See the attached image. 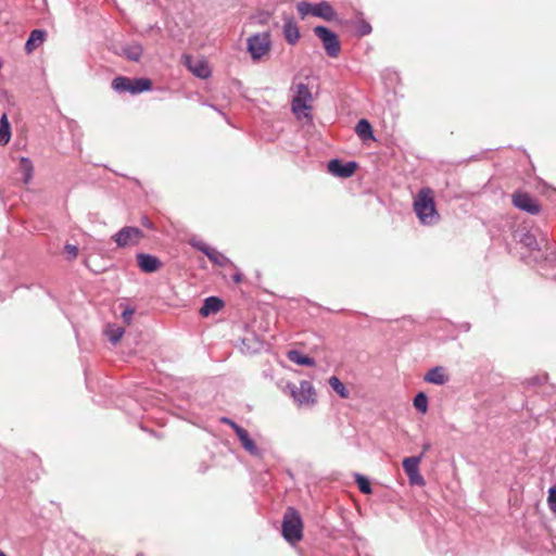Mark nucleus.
<instances>
[{"label": "nucleus", "mask_w": 556, "mask_h": 556, "mask_svg": "<svg viewBox=\"0 0 556 556\" xmlns=\"http://www.w3.org/2000/svg\"><path fill=\"white\" fill-rule=\"evenodd\" d=\"M414 211L422 225H433L439 220L432 190L422 188L414 200Z\"/></svg>", "instance_id": "nucleus-1"}, {"label": "nucleus", "mask_w": 556, "mask_h": 556, "mask_svg": "<svg viewBox=\"0 0 556 556\" xmlns=\"http://www.w3.org/2000/svg\"><path fill=\"white\" fill-rule=\"evenodd\" d=\"M285 392H287L300 408H312L317 403V393L314 386L302 380L299 384L288 382Z\"/></svg>", "instance_id": "nucleus-2"}, {"label": "nucleus", "mask_w": 556, "mask_h": 556, "mask_svg": "<svg viewBox=\"0 0 556 556\" xmlns=\"http://www.w3.org/2000/svg\"><path fill=\"white\" fill-rule=\"evenodd\" d=\"M282 535L291 544L299 542L303 536L302 519L293 507H288L283 515Z\"/></svg>", "instance_id": "nucleus-3"}, {"label": "nucleus", "mask_w": 556, "mask_h": 556, "mask_svg": "<svg viewBox=\"0 0 556 556\" xmlns=\"http://www.w3.org/2000/svg\"><path fill=\"white\" fill-rule=\"evenodd\" d=\"M271 35L269 31L256 33L247 39V50L254 62L267 55L271 50Z\"/></svg>", "instance_id": "nucleus-4"}, {"label": "nucleus", "mask_w": 556, "mask_h": 556, "mask_svg": "<svg viewBox=\"0 0 556 556\" xmlns=\"http://www.w3.org/2000/svg\"><path fill=\"white\" fill-rule=\"evenodd\" d=\"M312 100L313 97L308 87L303 83L298 84L292 98L291 109L299 119L303 117L311 118L308 111L312 109Z\"/></svg>", "instance_id": "nucleus-5"}, {"label": "nucleus", "mask_w": 556, "mask_h": 556, "mask_svg": "<svg viewBox=\"0 0 556 556\" xmlns=\"http://www.w3.org/2000/svg\"><path fill=\"white\" fill-rule=\"evenodd\" d=\"M112 88L119 93L129 92L138 94L143 91H149L152 88V81L149 78H128L118 76L112 80Z\"/></svg>", "instance_id": "nucleus-6"}, {"label": "nucleus", "mask_w": 556, "mask_h": 556, "mask_svg": "<svg viewBox=\"0 0 556 556\" xmlns=\"http://www.w3.org/2000/svg\"><path fill=\"white\" fill-rule=\"evenodd\" d=\"M314 34L321 40L328 56L337 58L341 51V45L336 33L325 26H316Z\"/></svg>", "instance_id": "nucleus-7"}, {"label": "nucleus", "mask_w": 556, "mask_h": 556, "mask_svg": "<svg viewBox=\"0 0 556 556\" xmlns=\"http://www.w3.org/2000/svg\"><path fill=\"white\" fill-rule=\"evenodd\" d=\"M220 422L228 425L231 427L237 434L239 441L241 442L242 447L251 455L253 456H261V451L256 446L255 442L251 439L249 432L239 426L237 422H235L232 419L228 417H222Z\"/></svg>", "instance_id": "nucleus-8"}, {"label": "nucleus", "mask_w": 556, "mask_h": 556, "mask_svg": "<svg viewBox=\"0 0 556 556\" xmlns=\"http://www.w3.org/2000/svg\"><path fill=\"white\" fill-rule=\"evenodd\" d=\"M113 238L117 247L126 248L138 244L143 238V232L138 227H124Z\"/></svg>", "instance_id": "nucleus-9"}, {"label": "nucleus", "mask_w": 556, "mask_h": 556, "mask_svg": "<svg viewBox=\"0 0 556 556\" xmlns=\"http://www.w3.org/2000/svg\"><path fill=\"white\" fill-rule=\"evenodd\" d=\"M511 198L514 206L521 211L532 215L539 214L541 211V205L527 192L516 191Z\"/></svg>", "instance_id": "nucleus-10"}, {"label": "nucleus", "mask_w": 556, "mask_h": 556, "mask_svg": "<svg viewBox=\"0 0 556 556\" xmlns=\"http://www.w3.org/2000/svg\"><path fill=\"white\" fill-rule=\"evenodd\" d=\"M328 172L333 176L341 178H349L353 176L357 168V164L355 162H346L343 163L339 159H333L329 161L327 165Z\"/></svg>", "instance_id": "nucleus-11"}, {"label": "nucleus", "mask_w": 556, "mask_h": 556, "mask_svg": "<svg viewBox=\"0 0 556 556\" xmlns=\"http://www.w3.org/2000/svg\"><path fill=\"white\" fill-rule=\"evenodd\" d=\"M514 238L529 250H540L536 235L526 227L518 228L514 233Z\"/></svg>", "instance_id": "nucleus-12"}, {"label": "nucleus", "mask_w": 556, "mask_h": 556, "mask_svg": "<svg viewBox=\"0 0 556 556\" xmlns=\"http://www.w3.org/2000/svg\"><path fill=\"white\" fill-rule=\"evenodd\" d=\"M138 266L143 273H155L161 268V261L151 254H137Z\"/></svg>", "instance_id": "nucleus-13"}, {"label": "nucleus", "mask_w": 556, "mask_h": 556, "mask_svg": "<svg viewBox=\"0 0 556 556\" xmlns=\"http://www.w3.org/2000/svg\"><path fill=\"white\" fill-rule=\"evenodd\" d=\"M282 33L285 36L286 41L293 46L295 45L300 39V30L294 22L293 17H285V24L282 27Z\"/></svg>", "instance_id": "nucleus-14"}, {"label": "nucleus", "mask_w": 556, "mask_h": 556, "mask_svg": "<svg viewBox=\"0 0 556 556\" xmlns=\"http://www.w3.org/2000/svg\"><path fill=\"white\" fill-rule=\"evenodd\" d=\"M424 380L435 386H443L448 381V376L444 367L435 366L427 371Z\"/></svg>", "instance_id": "nucleus-15"}, {"label": "nucleus", "mask_w": 556, "mask_h": 556, "mask_svg": "<svg viewBox=\"0 0 556 556\" xmlns=\"http://www.w3.org/2000/svg\"><path fill=\"white\" fill-rule=\"evenodd\" d=\"M46 37V30L34 29L25 43L26 53L30 54L31 52H34V50H36L39 46H41L45 42Z\"/></svg>", "instance_id": "nucleus-16"}, {"label": "nucleus", "mask_w": 556, "mask_h": 556, "mask_svg": "<svg viewBox=\"0 0 556 556\" xmlns=\"http://www.w3.org/2000/svg\"><path fill=\"white\" fill-rule=\"evenodd\" d=\"M313 15L317 17H321L326 21H333L337 16L336 11L331 7V4L327 1H321L319 3L314 4Z\"/></svg>", "instance_id": "nucleus-17"}, {"label": "nucleus", "mask_w": 556, "mask_h": 556, "mask_svg": "<svg viewBox=\"0 0 556 556\" xmlns=\"http://www.w3.org/2000/svg\"><path fill=\"white\" fill-rule=\"evenodd\" d=\"M224 306V302L217 296H210L204 300L200 314L204 317L219 312Z\"/></svg>", "instance_id": "nucleus-18"}, {"label": "nucleus", "mask_w": 556, "mask_h": 556, "mask_svg": "<svg viewBox=\"0 0 556 556\" xmlns=\"http://www.w3.org/2000/svg\"><path fill=\"white\" fill-rule=\"evenodd\" d=\"M287 356H288L289 361H291L292 363L298 364V365L313 367L316 364L314 358L303 355L298 350L289 351Z\"/></svg>", "instance_id": "nucleus-19"}, {"label": "nucleus", "mask_w": 556, "mask_h": 556, "mask_svg": "<svg viewBox=\"0 0 556 556\" xmlns=\"http://www.w3.org/2000/svg\"><path fill=\"white\" fill-rule=\"evenodd\" d=\"M142 46L138 42H134L123 47V54L130 61L138 62L142 56Z\"/></svg>", "instance_id": "nucleus-20"}, {"label": "nucleus", "mask_w": 556, "mask_h": 556, "mask_svg": "<svg viewBox=\"0 0 556 556\" xmlns=\"http://www.w3.org/2000/svg\"><path fill=\"white\" fill-rule=\"evenodd\" d=\"M186 64L195 76L200 78H206L210 76V68L204 62H198L193 65L191 58L187 56Z\"/></svg>", "instance_id": "nucleus-21"}, {"label": "nucleus", "mask_w": 556, "mask_h": 556, "mask_svg": "<svg viewBox=\"0 0 556 556\" xmlns=\"http://www.w3.org/2000/svg\"><path fill=\"white\" fill-rule=\"evenodd\" d=\"M20 172L22 174L24 184H26V185L29 184L33 178L34 166H33L31 161L28 157H21Z\"/></svg>", "instance_id": "nucleus-22"}, {"label": "nucleus", "mask_w": 556, "mask_h": 556, "mask_svg": "<svg viewBox=\"0 0 556 556\" xmlns=\"http://www.w3.org/2000/svg\"><path fill=\"white\" fill-rule=\"evenodd\" d=\"M11 139V126L7 114L0 118V146H5Z\"/></svg>", "instance_id": "nucleus-23"}, {"label": "nucleus", "mask_w": 556, "mask_h": 556, "mask_svg": "<svg viewBox=\"0 0 556 556\" xmlns=\"http://www.w3.org/2000/svg\"><path fill=\"white\" fill-rule=\"evenodd\" d=\"M422 458V455L406 457L403 459V468L406 475H414L419 471V463Z\"/></svg>", "instance_id": "nucleus-24"}, {"label": "nucleus", "mask_w": 556, "mask_h": 556, "mask_svg": "<svg viewBox=\"0 0 556 556\" xmlns=\"http://www.w3.org/2000/svg\"><path fill=\"white\" fill-rule=\"evenodd\" d=\"M355 131L363 140L374 137L371 125L367 119H361L356 124Z\"/></svg>", "instance_id": "nucleus-25"}, {"label": "nucleus", "mask_w": 556, "mask_h": 556, "mask_svg": "<svg viewBox=\"0 0 556 556\" xmlns=\"http://www.w3.org/2000/svg\"><path fill=\"white\" fill-rule=\"evenodd\" d=\"M207 257L212 263L220 267H226L228 265L233 266L232 262L227 256H225L223 253H220L214 248L212 249Z\"/></svg>", "instance_id": "nucleus-26"}, {"label": "nucleus", "mask_w": 556, "mask_h": 556, "mask_svg": "<svg viewBox=\"0 0 556 556\" xmlns=\"http://www.w3.org/2000/svg\"><path fill=\"white\" fill-rule=\"evenodd\" d=\"M329 386L332 388V390L338 393V395L341 397V399H348L350 396V392L349 390L346 389V387L342 383V381L336 377V376H332L329 378Z\"/></svg>", "instance_id": "nucleus-27"}, {"label": "nucleus", "mask_w": 556, "mask_h": 556, "mask_svg": "<svg viewBox=\"0 0 556 556\" xmlns=\"http://www.w3.org/2000/svg\"><path fill=\"white\" fill-rule=\"evenodd\" d=\"M124 328L115 325H111L106 329V336L113 344L117 343L124 336Z\"/></svg>", "instance_id": "nucleus-28"}, {"label": "nucleus", "mask_w": 556, "mask_h": 556, "mask_svg": "<svg viewBox=\"0 0 556 556\" xmlns=\"http://www.w3.org/2000/svg\"><path fill=\"white\" fill-rule=\"evenodd\" d=\"M413 404H414V407L418 412L425 414L427 412V409H428V397H427V395L424 392H419L414 397Z\"/></svg>", "instance_id": "nucleus-29"}, {"label": "nucleus", "mask_w": 556, "mask_h": 556, "mask_svg": "<svg viewBox=\"0 0 556 556\" xmlns=\"http://www.w3.org/2000/svg\"><path fill=\"white\" fill-rule=\"evenodd\" d=\"M355 481H356V483L358 485V489H359V491L362 493H364V494H370L371 493L370 482H369V480L366 477H364V476H362L359 473H356L355 475Z\"/></svg>", "instance_id": "nucleus-30"}, {"label": "nucleus", "mask_w": 556, "mask_h": 556, "mask_svg": "<svg viewBox=\"0 0 556 556\" xmlns=\"http://www.w3.org/2000/svg\"><path fill=\"white\" fill-rule=\"evenodd\" d=\"M296 9L301 17L304 18L308 14L313 15L314 4L306 1H301L296 4Z\"/></svg>", "instance_id": "nucleus-31"}, {"label": "nucleus", "mask_w": 556, "mask_h": 556, "mask_svg": "<svg viewBox=\"0 0 556 556\" xmlns=\"http://www.w3.org/2000/svg\"><path fill=\"white\" fill-rule=\"evenodd\" d=\"M189 243H190V245H192L194 249L201 251L206 256L210 254V252L213 249V248L208 247L205 242H203L201 240H197V239H191Z\"/></svg>", "instance_id": "nucleus-32"}, {"label": "nucleus", "mask_w": 556, "mask_h": 556, "mask_svg": "<svg viewBox=\"0 0 556 556\" xmlns=\"http://www.w3.org/2000/svg\"><path fill=\"white\" fill-rule=\"evenodd\" d=\"M547 503H548V507H549V509H551L554 514H556V486H552V488L548 490Z\"/></svg>", "instance_id": "nucleus-33"}, {"label": "nucleus", "mask_w": 556, "mask_h": 556, "mask_svg": "<svg viewBox=\"0 0 556 556\" xmlns=\"http://www.w3.org/2000/svg\"><path fill=\"white\" fill-rule=\"evenodd\" d=\"M135 314V309L131 307H125L122 312V318L125 324L129 325L131 323L132 316Z\"/></svg>", "instance_id": "nucleus-34"}, {"label": "nucleus", "mask_w": 556, "mask_h": 556, "mask_svg": "<svg viewBox=\"0 0 556 556\" xmlns=\"http://www.w3.org/2000/svg\"><path fill=\"white\" fill-rule=\"evenodd\" d=\"M408 476V479H409V482L412 484H416V485H424L425 484V480L422 478V476L420 475L419 471H417L416 473L414 475H407Z\"/></svg>", "instance_id": "nucleus-35"}, {"label": "nucleus", "mask_w": 556, "mask_h": 556, "mask_svg": "<svg viewBox=\"0 0 556 556\" xmlns=\"http://www.w3.org/2000/svg\"><path fill=\"white\" fill-rule=\"evenodd\" d=\"M358 35L359 36H366V35H369L371 33V26L369 23L363 21L359 26H358Z\"/></svg>", "instance_id": "nucleus-36"}, {"label": "nucleus", "mask_w": 556, "mask_h": 556, "mask_svg": "<svg viewBox=\"0 0 556 556\" xmlns=\"http://www.w3.org/2000/svg\"><path fill=\"white\" fill-rule=\"evenodd\" d=\"M66 253L72 257L75 258L78 254V249L76 245L73 244H66L65 245Z\"/></svg>", "instance_id": "nucleus-37"}, {"label": "nucleus", "mask_w": 556, "mask_h": 556, "mask_svg": "<svg viewBox=\"0 0 556 556\" xmlns=\"http://www.w3.org/2000/svg\"><path fill=\"white\" fill-rule=\"evenodd\" d=\"M431 448V444L429 442L424 443L422 445V452L420 455H425L426 452H428Z\"/></svg>", "instance_id": "nucleus-38"}, {"label": "nucleus", "mask_w": 556, "mask_h": 556, "mask_svg": "<svg viewBox=\"0 0 556 556\" xmlns=\"http://www.w3.org/2000/svg\"><path fill=\"white\" fill-rule=\"evenodd\" d=\"M232 278H233V281H235L236 283H239V282H241V281H242V274L237 273V274H235V275H233V277H232Z\"/></svg>", "instance_id": "nucleus-39"}, {"label": "nucleus", "mask_w": 556, "mask_h": 556, "mask_svg": "<svg viewBox=\"0 0 556 556\" xmlns=\"http://www.w3.org/2000/svg\"><path fill=\"white\" fill-rule=\"evenodd\" d=\"M0 556H7V555L0 549Z\"/></svg>", "instance_id": "nucleus-40"}]
</instances>
